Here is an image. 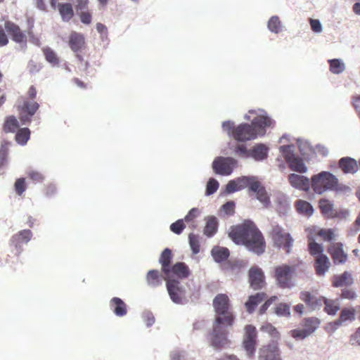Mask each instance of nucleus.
<instances>
[{"mask_svg": "<svg viewBox=\"0 0 360 360\" xmlns=\"http://www.w3.org/2000/svg\"><path fill=\"white\" fill-rule=\"evenodd\" d=\"M275 313L278 316H288L290 314V306L286 303H279L275 307Z\"/></svg>", "mask_w": 360, "mask_h": 360, "instance_id": "obj_49", "label": "nucleus"}, {"mask_svg": "<svg viewBox=\"0 0 360 360\" xmlns=\"http://www.w3.org/2000/svg\"><path fill=\"white\" fill-rule=\"evenodd\" d=\"M166 286L170 299L176 304H183L186 300V290L178 280L166 281Z\"/></svg>", "mask_w": 360, "mask_h": 360, "instance_id": "obj_12", "label": "nucleus"}, {"mask_svg": "<svg viewBox=\"0 0 360 360\" xmlns=\"http://www.w3.org/2000/svg\"><path fill=\"white\" fill-rule=\"evenodd\" d=\"M292 148L293 146L290 145L282 146L280 147V151L288 163L296 157L292 150Z\"/></svg>", "mask_w": 360, "mask_h": 360, "instance_id": "obj_46", "label": "nucleus"}, {"mask_svg": "<svg viewBox=\"0 0 360 360\" xmlns=\"http://www.w3.org/2000/svg\"><path fill=\"white\" fill-rule=\"evenodd\" d=\"M110 308L117 316H124L127 313V304L122 300L117 297L110 300Z\"/></svg>", "mask_w": 360, "mask_h": 360, "instance_id": "obj_25", "label": "nucleus"}, {"mask_svg": "<svg viewBox=\"0 0 360 360\" xmlns=\"http://www.w3.org/2000/svg\"><path fill=\"white\" fill-rule=\"evenodd\" d=\"M328 63L330 71L333 74H340L345 70V63L340 59H330Z\"/></svg>", "mask_w": 360, "mask_h": 360, "instance_id": "obj_44", "label": "nucleus"}, {"mask_svg": "<svg viewBox=\"0 0 360 360\" xmlns=\"http://www.w3.org/2000/svg\"><path fill=\"white\" fill-rule=\"evenodd\" d=\"M267 295L265 292H257L255 295L249 296L247 302L245 303V307L247 312L252 314L255 311L259 304L266 300Z\"/></svg>", "mask_w": 360, "mask_h": 360, "instance_id": "obj_22", "label": "nucleus"}, {"mask_svg": "<svg viewBox=\"0 0 360 360\" xmlns=\"http://www.w3.org/2000/svg\"><path fill=\"white\" fill-rule=\"evenodd\" d=\"M248 280L250 287L255 290L262 289L266 284L264 274L257 266H252L249 269Z\"/></svg>", "mask_w": 360, "mask_h": 360, "instance_id": "obj_15", "label": "nucleus"}, {"mask_svg": "<svg viewBox=\"0 0 360 360\" xmlns=\"http://www.w3.org/2000/svg\"><path fill=\"white\" fill-rule=\"evenodd\" d=\"M236 165V160L233 158L218 157L212 162V168L216 174L230 175Z\"/></svg>", "mask_w": 360, "mask_h": 360, "instance_id": "obj_11", "label": "nucleus"}, {"mask_svg": "<svg viewBox=\"0 0 360 360\" xmlns=\"http://www.w3.org/2000/svg\"><path fill=\"white\" fill-rule=\"evenodd\" d=\"M217 230V221L216 217H210L207 219L206 225L204 228V234L211 237L215 234Z\"/></svg>", "mask_w": 360, "mask_h": 360, "instance_id": "obj_40", "label": "nucleus"}, {"mask_svg": "<svg viewBox=\"0 0 360 360\" xmlns=\"http://www.w3.org/2000/svg\"><path fill=\"white\" fill-rule=\"evenodd\" d=\"M228 327L219 319L214 321L212 330L209 334L208 340L210 345L215 349H221L230 344L231 342L227 337L226 328Z\"/></svg>", "mask_w": 360, "mask_h": 360, "instance_id": "obj_5", "label": "nucleus"}, {"mask_svg": "<svg viewBox=\"0 0 360 360\" xmlns=\"http://www.w3.org/2000/svg\"><path fill=\"white\" fill-rule=\"evenodd\" d=\"M289 167L290 168L295 172H300V173H304L307 172V167L304 165L302 159L295 157L292 160H290L289 162Z\"/></svg>", "mask_w": 360, "mask_h": 360, "instance_id": "obj_45", "label": "nucleus"}, {"mask_svg": "<svg viewBox=\"0 0 360 360\" xmlns=\"http://www.w3.org/2000/svg\"><path fill=\"white\" fill-rule=\"evenodd\" d=\"M18 127V121L14 116L11 115L6 117L3 129L6 133L15 132Z\"/></svg>", "mask_w": 360, "mask_h": 360, "instance_id": "obj_43", "label": "nucleus"}, {"mask_svg": "<svg viewBox=\"0 0 360 360\" xmlns=\"http://www.w3.org/2000/svg\"><path fill=\"white\" fill-rule=\"evenodd\" d=\"M311 187L316 194H323L327 191H345L347 186L340 184L335 175L329 172H321L311 178Z\"/></svg>", "mask_w": 360, "mask_h": 360, "instance_id": "obj_2", "label": "nucleus"}, {"mask_svg": "<svg viewBox=\"0 0 360 360\" xmlns=\"http://www.w3.org/2000/svg\"><path fill=\"white\" fill-rule=\"evenodd\" d=\"M288 181L292 187L305 191H309L311 186V181L308 178L296 174H290Z\"/></svg>", "mask_w": 360, "mask_h": 360, "instance_id": "obj_21", "label": "nucleus"}, {"mask_svg": "<svg viewBox=\"0 0 360 360\" xmlns=\"http://www.w3.org/2000/svg\"><path fill=\"white\" fill-rule=\"evenodd\" d=\"M10 142L6 141H3L0 147V159L4 160L6 158L8 153V148L10 146Z\"/></svg>", "mask_w": 360, "mask_h": 360, "instance_id": "obj_57", "label": "nucleus"}, {"mask_svg": "<svg viewBox=\"0 0 360 360\" xmlns=\"http://www.w3.org/2000/svg\"><path fill=\"white\" fill-rule=\"evenodd\" d=\"M324 304V311L328 315H335L340 309V304L337 300L327 299L323 297V301L321 302V306Z\"/></svg>", "mask_w": 360, "mask_h": 360, "instance_id": "obj_32", "label": "nucleus"}, {"mask_svg": "<svg viewBox=\"0 0 360 360\" xmlns=\"http://www.w3.org/2000/svg\"><path fill=\"white\" fill-rule=\"evenodd\" d=\"M189 245L193 254H198L200 252V245L199 238L197 235L190 233L188 236Z\"/></svg>", "mask_w": 360, "mask_h": 360, "instance_id": "obj_48", "label": "nucleus"}, {"mask_svg": "<svg viewBox=\"0 0 360 360\" xmlns=\"http://www.w3.org/2000/svg\"><path fill=\"white\" fill-rule=\"evenodd\" d=\"M30 137V130L28 128L25 127L17 131L15 139L18 144L24 146L27 143Z\"/></svg>", "mask_w": 360, "mask_h": 360, "instance_id": "obj_41", "label": "nucleus"}, {"mask_svg": "<svg viewBox=\"0 0 360 360\" xmlns=\"http://www.w3.org/2000/svg\"><path fill=\"white\" fill-rule=\"evenodd\" d=\"M340 297L343 299L354 300L356 298V295L353 290L345 288L342 290Z\"/></svg>", "mask_w": 360, "mask_h": 360, "instance_id": "obj_60", "label": "nucleus"}, {"mask_svg": "<svg viewBox=\"0 0 360 360\" xmlns=\"http://www.w3.org/2000/svg\"><path fill=\"white\" fill-rule=\"evenodd\" d=\"M41 63H37L32 60L29 61L27 66L29 72L32 75L39 72L41 70Z\"/></svg>", "mask_w": 360, "mask_h": 360, "instance_id": "obj_53", "label": "nucleus"}, {"mask_svg": "<svg viewBox=\"0 0 360 360\" xmlns=\"http://www.w3.org/2000/svg\"><path fill=\"white\" fill-rule=\"evenodd\" d=\"M277 300L278 297L276 296H272L269 299L266 300L259 309V314H264L268 308L270 307V305Z\"/></svg>", "mask_w": 360, "mask_h": 360, "instance_id": "obj_58", "label": "nucleus"}, {"mask_svg": "<svg viewBox=\"0 0 360 360\" xmlns=\"http://www.w3.org/2000/svg\"><path fill=\"white\" fill-rule=\"evenodd\" d=\"M172 259V250L169 248H165L160 255L159 262L161 264L162 271L163 274L168 271L170 267Z\"/></svg>", "mask_w": 360, "mask_h": 360, "instance_id": "obj_30", "label": "nucleus"}, {"mask_svg": "<svg viewBox=\"0 0 360 360\" xmlns=\"http://www.w3.org/2000/svg\"><path fill=\"white\" fill-rule=\"evenodd\" d=\"M308 251L312 256H318L324 255L323 247L321 244L316 243L312 237H309L308 239Z\"/></svg>", "mask_w": 360, "mask_h": 360, "instance_id": "obj_38", "label": "nucleus"}, {"mask_svg": "<svg viewBox=\"0 0 360 360\" xmlns=\"http://www.w3.org/2000/svg\"><path fill=\"white\" fill-rule=\"evenodd\" d=\"M199 214V210L198 208H192L188 213L184 217V221L186 222L192 221Z\"/></svg>", "mask_w": 360, "mask_h": 360, "instance_id": "obj_63", "label": "nucleus"}, {"mask_svg": "<svg viewBox=\"0 0 360 360\" xmlns=\"http://www.w3.org/2000/svg\"><path fill=\"white\" fill-rule=\"evenodd\" d=\"M319 205L321 213L328 218H334L338 216L333 215V205L327 199H321L319 202Z\"/></svg>", "mask_w": 360, "mask_h": 360, "instance_id": "obj_36", "label": "nucleus"}, {"mask_svg": "<svg viewBox=\"0 0 360 360\" xmlns=\"http://www.w3.org/2000/svg\"><path fill=\"white\" fill-rule=\"evenodd\" d=\"M316 234L324 241L334 240L338 235L336 229H321Z\"/></svg>", "mask_w": 360, "mask_h": 360, "instance_id": "obj_42", "label": "nucleus"}, {"mask_svg": "<svg viewBox=\"0 0 360 360\" xmlns=\"http://www.w3.org/2000/svg\"><path fill=\"white\" fill-rule=\"evenodd\" d=\"M190 275V270L188 266L184 262H176L170 266L168 271L164 274V279L166 281L170 280L184 279Z\"/></svg>", "mask_w": 360, "mask_h": 360, "instance_id": "obj_14", "label": "nucleus"}, {"mask_svg": "<svg viewBox=\"0 0 360 360\" xmlns=\"http://www.w3.org/2000/svg\"><path fill=\"white\" fill-rule=\"evenodd\" d=\"M271 118L266 115H259L255 117L250 125L252 129H254L253 132L255 136L264 135L266 132V127H270L272 124Z\"/></svg>", "mask_w": 360, "mask_h": 360, "instance_id": "obj_18", "label": "nucleus"}, {"mask_svg": "<svg viewBox=\"0 0 360 360\" xmlns=\"http://www.w3.org/2000/svg\"><path fill=\"white\" fill-rule=\"evenodd\" d=\"M184 229L185 224L184 219H179L170 225V230L176 234H180Z\"/></svg>", "mask_w": 360, "mask_h": 360, "instance_id": "obj_51", "label": "nucleus"}, {"mask_svg": "<svg viewBox=\"0 0 360 360\" xmlns=\"http://www.w3.org/2000/svg\"><path fill=\"white\" fill-rule=\"evenodd\" d=\"M314 269L319 276H323L330 268V262L326 255H318L315 257Z\"/></svg>", "mask_w": 360, "mask_h": 360, "instance_id": "obj_24", "label": "nucleus"}, {"mask_svg": "<svg viewBox=\"0 0 360 360\" xmlns=\"http://www.w3.org/2000/svg\"><path fill=\"white\" fill-rule=\"evenodd\" d=\"M259 360H282L278 343L272 342L264 345L259 350Z\"/></svg>", "mask_w": 360, "mask_h": 360, "instance_id": "obj_17", "label": "nucleus"}, {"mask_svg": "<svg viewBox=\"0 0 360 360\" xmlns=\"http://www.w3.org/2000/svg\"><path fill=\"white\" fill-rule=\"evenodd\" d=\"M69 46L74 52H78L85 47V38L81 33L72 32L69 37Z\"/></svg>", "mask_w": 360, "mask_h": 360, "instance_id": "obj_23", "label": "nucleus"}, {"mask_svg": "<svg viewBox=\"0 0 360 360\" xmlns=\"http://www.w3.org/2000/svg\"><path fill=\"white\" fill-rule=\"evenodd\" d=\"M32 236V233L30 230L25 229L14 234L10 240L11 245L13 246L18 254L22 251V245L24 243H28Z\"/></svg>", "mask_w": 360, "mask_h": 360, "instance_id": "obj_19", "label": "nucleus"}, {"mask_svg": "<svg viewBox=\"0 0 360 360\" xmlns=\"http://www.w3.org/2000/svg\"><path fill=\"white\" fill-rule=\"evenodd\" d=\"M42 52L47 62L53 66L59 65V58L58 57L56 53L50 47L46 46L43 48Z\"/></svg>", "mask_w": 360, "mask_h": 360, "instance_id": "obj_39", "label": "nucleus"}, {"mask_svg": "<svg viewBox=\"0 0 360 360\" xmlns=\"http://www.w3.org/2000/svg\"><path fill=\"white\" fill-rule=\"evenodd\" d=\"M212 305L215 312L214 321L221 319L226 326H232L234 323L235 316L231 310L230 300L226 294H218L213 300Z\"/></svg>", "mask_w": 360, "mask_h": 360, "instance_id": "obj_3", "label": "nucleus"}, {"mask_svg": "<svg viewBox=\"0 0 360 360\" xmlns=\"http://www.w3.org/2000/svg\"><path fill=\"white\" fill-rule=\"evenodd\" d=\"M236 180L240 191L248 188L249 191L255 193L257 199L265 206L269 204V196L266 188L257 177L243 176L237 178Z\"/></svg>", "mask_w": 360, "mask_h": 360, "instance_id": "obj_4", "label": "nucleus"}, {"mask_svg": "<svg viewBox=\"0 0 360 360\" xmlns=\"http://www.w3.org/2000/svg\"><path fill=\"white\" fill-rule=\"evenodd\" d=\"M353 283L351 274L345 271L340 275L335 276L333 278V286L335 288L348 286Z\"/></svg>", "mask_w": 360, "mask_h": 360, "instance_id": "obj_29", "label": "nucleus"}, {"mask_svg": "<svg viewBox=\"0 0 360 360\" xmlns=\"http://www.w3.org/2000/svg\"><path fill=\"white\" fill-rule=\"evenodd\" d=\"M269 236L274 246L284 249L287 253L290 252L293 243V238L290 234L286 232L281 226L279 225H274L269 233Z\"/></svg>", "mask_w": 360, "mask_h": 360, "instance_id": "obj_7", "label": "nucleus"}, {"mask_svg": "<svg viewBox=\"0 0 360 360\" xmlns=\"http://www.w3.org/2000/svg\"><path fill=\"white\" fill-rule=\"evenodd\" d=\"M146 281L148 285L153 288L162 284V276L158 270H150L146 274Z\"/></svg>", "mask_w": 360, "mask_h": 360, "instance_id": "obj_31", "label": "nucleus"}, {"mask_svg": "<svg viewBox=\"0 0 360 360\" xmlns=\"http://www.w3.org/2000/svg\"><path fill=\"white\" fill-rule=\"evenodd\" d=\"M291 335L295 339H304L309 335L305 329H295L291 330Z\"/></svg>", "mask_w": 360, "mask_h": 360, "instance_id": "obj_56", "label": "nucleus"}, {"mask_svg": "<svg viewBox=\"0 0 360 360\" xmlns=\"http://www.w3.org/2000/svg\"><path fill=\"white\" fill-rule=\"evenodd\" d=\"M349 341L352 345H360V327L351 335Z\"/></svg>", "mask_w": 360, "mask_h": 360, "instance_id": "obj_64", "label": "nucleus"}, {"mask_svg": "<svg viewBox=\"0 0 360 360\" xmlns=\"http://www.w3.org/2000/svg\"><path fill=\"white\" fill-rule=\"evenodd\" d=\"M62 20L65 22L70 21L74 16L72 6L70 3H59L56 5Z\"/></svg>", "mask_w": 360, "mask_h": 360, "instance_id": "obj_27", "label": "nucleus"}, {"mask_svg": "<svg viewBox=\"0 0 360 360\" xmlns=\"http://www.w3.org/2000/svg\"><path fill=\"white\" fill-rule=\"evenodd\" d=\"M356 310L351 308H343L338 319L334 321V325L339 326L346 321H352L355 319Z\"/></svg>", "mask_w": 360, "mask_h": 360, "instance_id": "obj_28", "label": "nucleus"}, {"mask_svg": "<svg viewBox=\"0 0 360 360\" xmlns=\"http://www.w3.org/2000/svg\"><path fill=\"white\" fill-rule=\"evenodd\" d=\"M261 329L264 332L269 333L273 338L277 339L279 338V333L271 324L263 326Z\"/></svg>", "mask_w": 360, "mask_h": 360, "instance_id": "obj_54", "label": "nucleus"}, {"mask_svg": "<svg viewBox=\"0 0 360 360\" xmlns=\"http://www.w3.org/2000/svg\"><path fill=\"white\" fill-rule=\"evenodd\" d=\"M297 211L306 216H311L313 214L314 209L311 205L307 201L299 200L295 203Z\"/></svg>", "mask_w": 360, "mask_h": 360, "instance_id": "obj_37", "label": "nucleus"}, {"mask_svg": "<svg viewBox=\"0 0 360 360\" xmlns=\"http://www.w3.org/2000/svg\"><path fill=\"white\" fill-rule=\"evenodd\" d=\"M212 255L217 262H221L228 259L229 250L226 248L214 247L212 250Z\"/></svg>", "mask_w": 360, "mask_h": 360, "instance_id": "obj_34", "label": "nucleus"}, {"mask_svg": "<svg viewBox=\"0 0 360 360\" xmlns=\"http://www.w3.org/2000/svg\"><path fill=\"white\" fill-rule=\"evenodd\" d=\"M268 148L264 144L256 145L250 151V154L256 160H262L267 157Z\"/></svg>", "mask_w": 360, "mask_h": 360, "instance_id": "obj_33", "label": "nucleus"}, {"mask_svg": "<svg viewBox=\"0 0 360 360\" xmlns=\"http://www.w3.org/2000/svg\"><path fill=\"white\" fill-rule=\"evenodd\" d=\"M344 245L340 242L331 243L328 247V252L335 264H345L347 260V254L344 251Z\"/></svg>", "mask_w": 360, "mask_h": 360, "instance_id": "obj_16", "label": "nucleus"}, {"mask_svg": "<svg viewBox=\"0 0 360 360\" xmlns=\"http://www.w3.org/2000/svg\"><path fill=\"white\" fill-rule=\"evenodd\" d=\"M299 297L311 311L319 310L321 307V302L323 301V296L320 295L316 290H303L300 293Z\"/></svg>", "mask_w": 360, "mask_h": 360, "instance_id": "obj_13", "label": "nucleus"}, {"mask_svg": "<svg viewBox=\"0 0 360 360\" xmlns=\"http://www.w3.org/2000/svg\"><path fill=\"white\" fill-rule=\"evenodd\" d=\"M295 268L288 264H281L274 268V278L281 288H288L293 285L292 278Z\"/></svg>", "mask_w": 360, "mask_h": 360, "instance_id": "obj_8", "label": "nucleus"}, {"mask_svg": "<svg viewBox=\"0 0 360 360\" xmlns=\"http://www.w3.org/2000/svg\"><path fill=\"white\" fill-rule=\"evenodd\" d=\"M226 190L229 193L240 191L236 179L229 181V183L226 184Z\"/></svg>", "mask_w": 360, "mask_h": 360, "instance_id": "obj_62", "label": "nucleus"}, {"mask_svg": "<svg viewBox=\"0 0 360 360\" xmlns=\"http://www.w3.org/2000/svg\"><path fill=\"white\" fill-rule=\"evenodd\" d=\"M28 177L34 183H41L44 179V175L37 171H30L27 173Z\"/></svg>", "mask_w": 360, "mask_h": 360, "instance_id": "obj_55", "label": "nucleus"}, {"mask_svg": "<svg viewBox=\"0 0 360 360\" xmlns=\"http://www.w3.org/2000/svg\"><path fill=\"white\" fill-rule=\"evenodd\" d=\"M219 188V183L214 179H210L206 186V194L211 195L215 193Z\"/></svg>", "mask_w": 360, "mask_h": 360, "instance_id": "obj_52", "label": "nucleus"}, {"mask_svg": "<svg viewBox=\"0 0 360 360\" xmlns=\"http://www.w3.org/2000/svg\"><path fill=\"white\" fill-rule=\"evenodd\" d=\"M81 22L84 24L89 25L91 22V14L89 11H81L79 13Z\"/></svg>", "mask_w": 360, "mask_h": 360, "instance_id": "obj_61", "label": "nucleus"}, {"mask_svg": "<svg viewBox=\"0 0 360 360\" xmlns=\"http://www.w3.org/2000/svg\"><path fill=\"white\" fill-rule=\"evenodd\" d=\"M281 21L278 16H272L268 22V28L274 33H278L281 31Z\"/></svg>", "mask_w": 360, "mask_h": 360, "instance_id": "obj_47", "label": "nucleus"}, {"mask_svg": "<svg viewBox=\"0 0 360 360\" xmlns=\"http://www.w3.org/2000/svg\"><path fill=\"white\" fill-rule=\"evenodd\" d=\"M14 189L18 195H22L26 190V182L25 178L17 179L14 184Z\"/></svg>", "mask_w": 360, "mask_h": 360, "instance_id": "obj_50", "label": "nucleus"}, {"mask_svg": "<svg viewBox=\"0 0 360 360\" xmlns=\"http://www.w3.org/2000/svg\"><path fill=\"white\" fill-rule=\"evenodd\" d=\"M320 325V321L316 317H309L304 319L302 322V326L305 330L311 335L319 328Z\"/></svg>", "mask_w": 360, "mask_h": 360, "instance_id": "obj_35", "label": "nucleus"}, {"mask_svg": "<svg viewBox=\"0 0 360 360\" xmlns=\"http://www.w3.org/2000/svg\"><path fill=\"white\" fill-rule=\"evenodd\" d=\"M4 27L11 39L16 43H25L26 34L20 30V27L11 21H6Z\"/></svg>", "mask_w": 360, "mask_h": 360, "instance_id": "obj_20", "label": "nucleus"}, {"mask_svg": "<svg viewBox=\"0 0 360 360\" xmlns=\"http://www.w3.org/2000/svg\"><path fill=\"white\" fill-rule=\"evenodd\" d=\"M222 127L229 136H232L238 141L244 142L256 138L255 134L253 132L252 125L249 124H240L236 127L231 121L224 122Z\"/></svg>", "mask_w": 360, "mask_h": 360, "instance_id": "obj_6", "label": "nucleus"}, {"mask_svg": "<svg viewBox=\"0 0 360 360\" xmlns=\"http://www.w3.org/2000/svg\"><path fill=\"white\" fill-rule=\"evenodd\" d=\"M339 167L345 174H354L358 170L356 161L349 157L341 158L339 161Z\"/></svg>", "mask_w": 360, "mask_h": 360, "instance_id": "obj_26", "label": "nucleus"}, {"mask_svg": "<svg viewBox=\"0 0 360 360\" xmlns=\"http://www.w3.org/2000/svg\"><path fill=\"white\" fill-rule=\"evenodd\" d=\"M257 333L256 328L252 325H247L244 328L243 346L247 355L251 358L254 356L257 345Z\"/></svg>", "mask_w": 360, "mask_h": 360, "instance_id": "obj_9", "label": "nucleus"}, {"mask_svg": "<svg viewBox=\"0 0 360 360\" xmlns=\"http://www.w3.org/2000/svg\"><path fill=\"white\" fill-rule=\"evenodd\" d=\"M39 108V104L34 100H29L24 96H21L18 99V110L27 115L20 117V120L23 123L30 122V117L33 116Z\"/></svg>", "mask_w": 360, "mask_h": 360, "instance_id": "obj_10", "label": "nucleus"}, {"mask_svg": "<svg viewBox=\"0 0 360 360\" xmlns=\"http://www.w3.org/2000/svg\"><path fill=\"white\" fill-rule=\"evenodd\" d=\"M223 211L228 215H233L235 212V203L233 201H229L222 206Z\"/></svg>", "mask_w": 360, "mask_h": 360, "instance_id": "obj_59", "label": "nucleus"}, {"mask_svg": "<svg viewBox=\"0 0 360 360\" xmlns=\"http://www.w3.org/2000/svg\"><path fill=\"white\" fill-rule=\"evenodd\" d=\"M229 238L237 245H244L249 251L257 255L266 250V241L262 233L250 220L233 226L229 232Z\"/></svg>", "mask_w": 360, "mask_h": 360, "instance_id": "obj_1", "label": "nucleus"}]
</instances>
